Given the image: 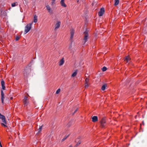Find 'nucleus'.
<instances>
[{
    "instance_id": "f257e3e1",
    "label": "nucleus",
    "mask_w": 147,
    "mask_h": 147,
    "mask_svg": "<svg viewBox=\"0 0 147 147\" xmlns=\"http://www.w3.org/2000/svg\"><path fill=\"white\" fill-rule=\"evenodd\" d=\"M30 71V70L27 67L25 68L23 73L24 78H27L28 77Z\"/></svg>"
},
{
    "instance_id": "f03ea898",
    "label": "nucleus",
    "mask_w": 147,
    "mask_h": 147,
    "mask_svg": "<svg viewBox=\"0 0 147 147\" xmlns=\"http://www.w3.org/2000/svg\"><path fill=\"white\" fill-rule=\"evenodd\" d=\"M33 23V22L31 23H29L25 27L24 30L25 34H26L28 33L30 30L31 28L32 25Z\"/></svg>"
},
{
    "instance_id": "7ed1b4c3",
    "label": "nucleus",
    "mask_w": 147,
    "mask_h": 147,
    "mask_svg": "<svg viewBox=\"0 0 147 147\" xmlns=\"http://www.w3.org/2000/svg\"><path fill=\"white\" fill-rule=\"evenodd\" d=\"M100 123L101 127L102 128L104 127L105 126V124L106 122L105 117H102L100 121Z\"/></svg>"
},
{
    "instance_id": "20e7f679",
    "label": "nucleus",
    "mask_w": 147,
    "mask_h": 147,
    "mask_svg": "<svg viewBox=\"0 0 147 147\" xmlns=\"http://www.w3.org/2000/svg\"><path fill=\"white\" fill-rule=\"evenodd\" d=\"M85 88H88L89 85L90 84V83H89V79L88 78H86L85 80Z\"/></svg>"
},
{
    "instance_id": "39448f33",
    "label": "nucleus",
    "mask_w": 147,
    "mask_h": 147,
    "mask_svg": "<svg viewBox=\"0 0 147 147\" xmlns=\"http://www.w3.org/2000/svg\"><path fill=\"white\" fill-rule=\"evenodd\" d=\"M84 43H85L87 41L88 37V32L87 31H85L84 32Z\"/></svg>"
},
{
    "instance_id": "423d86ee",
    "label": "nucleus",
    "mask_w": 147,
    "mask_h": 147,
    "mask_svg": "<svg viewBox=\"0 0 147 147\" xmlns=\"http://www.w3.org/2000/svg\"><path fill=\"white\" fill-rule=\"evenodd\" d=\"M105 12V9L104 8H102L100 11L98 12V14L99 16H102Z\"/></svg>"
},
{
    "instance_id": "0eeeda50",
    "label": "nucleus",
    "mask_w": 147,
    "mask_h": 147,
    "mask_svg": "<svg viewBox=\"0 0 147 147\" xmlns=\"http://www.w3.org/2000/svg\"><path fill=\"white\" fill-rule=\"evenodd\" d=\"M46 7L47 10L48 11V12L51 14H52L53 11L50 6L49 5H47Z\"/></svg>"
},
{
    "instance_id": "6e6552de",
    "label": "nucleus",
    "mask_w": 147,
    "mask_h": 147,
    "mask_svg": "<svg viewBox=\"0 0 147 147\" xmlns=\"http://www.w3.org/2000/svg\"><path fill=\"white\" fill-rule=\"evenodd\" d=\"M61 25V22H58L56 23L55 25V28L54 30H56L57 29H58L60 27Z\"/></svg>"
},
{
    "instance_id": "1a4fd4ad",
    "label": "nucleus",
    "mask_w": 147,
    "mask_h": 147,
    "mask_svg": "<svg viewBox=\"0 0 147 147\" xmlns=\"http://www.w3.org/2000/svg\"><path fill=\"white\" fill-rule=\"evenodd\" d=\"M92 121L95 122L98 121V118L96 116H94L92 118Z\"/></svg>"
},
{
    "instance_id": "9d476101",
    "label": "nucleus",
    "mask_w": 147,
    "mask_h": 147,
    "mask_svg": "<svg viewBox=\"0 0 147 147\" xmlns=\"http://www.w3.org/2000/svg\"><path fill=\"white\" fill-rule=\"evenodd\" d=\"M0 119H1L2 121V122L4 121L5 122V117L1 114H0Z\"/></svg>"
},
{
    "instance_id": "9b49d317",
    "label": "nucleus",
    "mask_w": 147,
    "mask_h": 147,
    "mask_svg": "<svg viewBox=\"0 0 147 147\" xmlns=\"http://www.w3.org/2000/svg\"><path fill=\"white\" fill-rule=\"evenodd\" d=\"M64 62V58H62L60 60V61L59 62V65L60 66H61L63 65Z\"/></svg>"
},
{
    "instance_id": "f8f14e48",
    "label": "nucleus",
    "mask_w": 147,
    "mask_h": 147,
    "mask_svg": "<svg viewBox=\"0 0 147 147\" xmlns=\"http://www.w3.org/2000/svg\"><path fill=\"white\" fill-rule=\"evenodd\" d=\"M64 2V0H61L60 2V4L62 6L66 7V5L65 4Z\"/></svg>"
},
{
    "instance_id": "ddd939ff",
    "label": "nucleus",
    "mask_w": 147,
    "mask_h": 147,
    "mask_svg": "<svg viewBox=\"0 0 147 147\" xmlns=\"http://www.w3.org/2000/svg\"><path fill=\"white\" fill-rule=\"evenodd\" d=\"M5 122H4L3 121L2 122H3L4 123H1V125L2 126H3L4 127H7V126L5 125L7 123V122H6V120H5Z\"/></svg>"
},
{
    "instance_id": "4468645a",
    "label": "nucleus",
    "mask_w": 147,
    "mask_h": 147,
    "mask_svg": "<svg viewBox=\"0 0 147 147\" xmlns=\"http://www.w3.org/2000/svg\"><path fill=\"white\" fill-rule=\"evenodd\" d=\"M107 86V85L106 84H105L104 85H103L101 89L102 90H104L105 89L106 87Z\"/></svg>"
},
{
    "instance_id": "2eb2a0df",
    "label": "nucleus",
    "mask_w": 147,
    "mask_h": 147,
    "mask_svg": "<svg viewBox=\"0 0 147 147\" xmlns=\"http://www.w3.org/2000/svg\"><path fill=\"white\" fill-rule=\"evenodd\" d=\"M34 22L35 23H36L37 21V17L35 15L34 16Z\"/></svg>"
},
{
    "instance_id": "dca6fc26",
    "label": "nucleus",
    "mask_w": 147,
    "mask_h": 147,
    "mask_svg": "<svg viewBox=\"0 0 147 147\" xmlns=\"http://www.w3.org/2000/svg\"><path fill=\"white\" fill-rule=\"evenodd\" d=\"M119 3V0H115V3L114 5L115 6H116L118 5Z\"/></svg>"
},
{
    "instance_id": "f3484780",
    "label": "nucleus",
    "mask_w": 147,
    "mask_h": 147,
    "mask_svg": "<svg viewBox=\"0 0 147 147\" xmlns=\"http://www.w3.org/2000/svg\"><path fill=\"white\" fill-rule=\"evenodd\" d=\"M77 70L75 72H74L73 74H72V75H71V76L72 77H75V76H76L77 74Z\"/></svg>"
},
{
    "instance_id": "a211bd4d",
    "label": "nucleus",
    "mask_w": 147,
    "mask_h": 147,
    "mask_svg": "<svg viewBox=\"0 0 147 147\" xmlns=\"http://www.w3.org/2000/svg\"><path fill=\"white\" fill-rule=\"evenodd\" d=\"M130 59L129 58V57L128 56H126L125 57V60H126L127 61V62H128L129 60H130Z\"/></svg>"
},
{
    "instance_id": "6ab92c4d",
    "label": "nucleus",
    "mask_w": 147,
    "mask_h": 147,
    "mask_svg": "<svg viewBox=\"0 0 147 147\" xmlns=\"http://www.w3.org/2000/svg\"><path fill=\"white\" fill-rule=\"evenodd\" d=\"M81 142L80 141H78V143L75 145V147H77L78 146L81 144Z\"/></svg>"
},
{
    "instance_id": "aec40b11",
    "label": "nucleus",
    "mask_w": 147,
    "mask_h": 147,
    "mask_svg": "<svg viewBox=\"0 0 147 147\" xmlns=\"http://www.w3.org/2000/svg\"><path fill=\"white\" fill-rule=\"evenodd\" d=\"M23 102L25 106H27L28 103V101H23Z\"/></svg>"
},
{
    "instance_id": "412c9836",
    "label": "nucleus",
    "mask_w": 147,
    "mask_h": 147,
    "mask_svg": "<svg viewBox=\"0 0 147 147\" xmlns=\"http://www.w3.org/2000/svg\"><path fill=\"white\" fill-rule=\"evenodd\" d=\"M74 30L73 29H72L71 30L70 32V35L74 36Z\"/></svg>"
},
{
    "instance_id": "4be33fe9",
    "label": "nucleus",
    "mask_w": 147,
    "mask_h": 147,
    "mask_svg": "<svg viewBox=\"0 0 147 147\" xmlns=\"http://www.w3.org/2000/svg\"><path fill=\"white\" fill-rule=\"evenodd\" d=\"M71 122H69L68 124L66 125V127L67 128H69L71 125Z\"/></svg>"
},
{
    "instance_id": "5701e85b",
    "label": "nucleus",
    "mask_w": 147,
    "mask_h": 147,
    "mask_svg": "<svg viewBox=\"0 0 147 147\" xmlns=\"http://www.w3.org/2000/svg\"><path fill=\"white\" fill-rule=\"evenodd\" d=\"M1 86L5 85V82L3 79L1 81Z\"/></svg>"
},
{
    "instance_id": "b1692460",
    "label": "nucleus",
    "mask_w": 147,
    "mask_h": 147,
    "mask_svg": "<svg viewBox=\"0 0 147 147\" xmlns=\"http://www.w3.org/2000/svg\"><path fill=\"white\" fill-rule=\"evenodd\" d=\"M69 136V134L67 136H65V137L63 139H62V142H63L64 140H65Z\"/></svg>"
},
{
    "instance_id": "393cba45",
    "label": "nucleus",
    "mask_w": 147,
    "mask_h": 147,
    "mask_svg": "<svg viewBox=\"0 0 147 147\" xmlns=\"http://www.w3.org/2000/svg\"><path fill=\"white\" fill-rule=\"evenodd\" d=\"M4 98V96H1V100L2 102V103H3V102Z\"/></svg>"
},
{
    "instance_id": "a878e982",
    "label": "nucleus",
    "mask_w": 147,
    "mask_h": 147,
    "mask_svg": "<svg viewBox=\"0 0 147 147\" xmlns=\"http://www.w3.org/2000/svg\"><path fill=\"white\" fill-rule=\"evenodd\" d=\"M102 71H106L107 70V68L105 67H104L102 68Z\"/></svg>"
},
{
    "instance_id": "bb28decb",
    "label": "nucleus",
    "mask_w": 147,
    "mask_h": 147,
    "mask_svg": "<svg viewBox=\"0 0 147 147\" xmlns=\"http://www.w3.org/2000/svg\"><path fill=\"white\" fill-rule=\"evenodd\" d=\"M42 127V126H41L38 129V133H39L41 131Z\"/></svg>"
},
{
    "instance_id": "cd10ccee",
    "label": "nucleus",
    "mask_w": 147,
    "mask_h": 147,
    "mask_svg": "<svg viewBox=\"0 0 147 147\" xmlns=\"http://www.w3.org/2000/svg\"><path fill=\"white\" fill-rule=\"evenodd\" d=\"M28 96H25L24 99L23 100V101H28Z\"/></svg>"
},
{
    "instance_id": "c85d7f7f",
    "label": "nucleus",
    "mask_w": 147,
    "mask_h": 147,
    "mask_svg": "<svg viewBox=\"0 0 147 147\" xmlns=\"http://www.w3.org/2000/svg\"><path fill=\"white\" fill-rule=\"evenodd\" d=\"M60 91V88L58 89L56 92V94H58Z\"/></svg>"
},
{
    "instance_id": "c756f323",
    "label": "nucleus",
    "mask_w": 147,
    "mask_h": 147,
    "mask_svg": "<svg viewBox=\"0 0 147 147\" xmlns=\"http://www.w3.org/2000/svg\"><path fill=\"white\" fill-rule=\"evenodd\" d=\"M78 108H77L75 111H74V112L72 113V115H74L75 113L78 111Z\"/></svg>"
},
{
    "instance_id": "7c9ffc66",
    "label": "nucleus",
    "mask_w": 147,
    "mask_h": 147,
    "mask_svg": "<svg viewBox=\"0 0 147 147\" xmlns=\"http://www.w3.org/2000/svg\"><path fill=\"white\" fill-rule=\"evenodd\" d=\"M20 39V37L18 36H17L16 38V41H18Z\"/></svg>"
},
{
    "instance_id": "2f4dec72",
    "label": "nucleus",
    "mask_w": 147,
    "mask_h": 147,
    "mask_svg": "<svg viewBox=\"0 0 147 147\" xmlns=\"http://www.w3.org/2000/svg\"><path fill=\"white\" fill-rule=\"evenodd\" d=\"M1 96H4V94L3 92V91L2 90H1Z\"/></svg>"
},
{
    "instance_id": "473e14b6",
    "label": "nucleus",
    "mask_w": 147,
    "mask_h": 147,
    "mask_svg": "<svg viewBox=\"0 0 147 147\" xmlns=\"http://www.w3.org/2000/svg\"><path fill=\"white\" fill-rule=\"evenodd\" d=\"M70 36H70V39L71 40V41H73V38L74 36H71V35H70Z\"/></svg>"
},
{
    "instance_id": "72a5a7b5",
    "label": "nucleus",
    "mask_w": 147,
    "mask_h": 147,
    "mask_svg": "<svg viewBox=\"0 0 147 147\" xmlns=\"http://www.w3.org/2000/svg\"><path fill=\"white\" fill-rule=\"evenodd\" d=\"M72 42H73V41H71V44H70V45L69 47V49H70L71 48V47H72L71 44H72Z\"/></svg>"
},
{
    "instance_id": "f704fd0d",
    "label": "nucleus",
    "mask_w": 147,
    "mask_h": 147,
    "mask_svg": "<svg viewBox=\"0 0 147 147\" xmlns=\"http://www.w3.org/2000/svg\"><path fill=\"white\" fill-rule=\"evenodd\" d=\"M2 87V89L3 90H5V87L4 86H1Z\"/></svg>"
},
{
    "instance_id": "c9c22d12",
    "label": "nucleus",
    "mask_w": 147,
    "mask_h": 147,
    "mask_svg": "<svg viewBox=\"0 0 147 147\" xmlns=\"http://www.w3.org/2000/svg\"><path fill=\"white\" fill-rule=\"evenodd\" d=\"M11 5L12 7H14L16 5V3H12L11 4Z\"/></svg>"
},
{
    "instance_id": "e433bc0d",
    "label": "nucleus",
    "mask_w": 147,
    "mask_h": 147,
    "mask_svg": "<svg viewBox=\"0 0 147 147\" xmlns=\"http://www.w3.org/2000/svg\"><path fill=\"white\" fill-rule=\"evenodd\" d=\"M55 1V0H52V5L54 3Z\"/></svg>"
},
{
    "instance_id": "4c0bfd02",
    "label": "nucleus",
    "mask_w": 147,
    "mask_h": 147,
    "mask_svg": "<svg viewBox=\"0 0 147 147\" xmlns=\"http://www.w3.org/2000/svg\"><path fill=\"white\" fill-rule=\"evenodd\" d=\"M78 138L77 139H76L75 141V142H77V141H78Z\"/></svg>"
},
{
    "instance_id": "58836bf2",
    "label": "nucleus",
    "mask_w": 147,
    "mask_h": 147,
    "mask_svg": "<svg viewBox=\"0 0 147 147\" xmlns=\"http://www.w3.org/2000/svg\"><path fill=\"white\" fill-rule=\"evenodd\" d=\"M0 146L1 147H3L2 145L1 144H1H0Z\"/></svg>"
},
{
    "instance_id": "ea45409f",
    "label": "nucleus",
    "mask_w": 147,
    "mask_h": 147,
    "mask_svg": "<svg viewBox=\"0 0 147 147\" xmlns=\"http://www.w3.org/2000/svg\"><path fill=\"white\" fill-rule=\"evenodd\" d=\"M72 147V146L71 145H70L69 146V147Z\"/></svg>"
},
{
    "instance_id": "a19ab883",
    "label": "nucleus",
    "mask_w": 147,
    "mask_h": 147,
    "mask_svg": "<svg viewBox=\"0 0 147 147\" xmlns=\"http://www.w3.org/2000/svg\"><path fill=\"white\" fill-rule=\"evenodd\" d=\"M13 97H11V98H10V99H13Z\"/></svg>"
},
{
    "instance_id": "79ce46f5",
    "label": "nucleus",
    "mask_w": 147,
    "mask_h": 147,
    "mask_svg": "<svg viewBox=\"0 0 147 147\" xmlns=\"http://www.w3.org/2000/svg\"><path fill=\"white\" fill-rule=\"evenodd\" d=\"M80 138H81V137L80 136H79L78 137V139H79Z\"/></svg>"
},
{
    "instance_id": "37998d69",
    "label": "nucleus",
    "mask_w": 147,
    "mask_h": 147,
    "mask_svg": "<svg viewBox=\"0 0 147 147\" xmlns=\"http://www.w3.org/2000/svg\"><path fill=\"white\" fill-rule=\"evenodd\" d=\"M27 0H25V1H27Z\"/></svg>"
},
{
    "instance_id": "c03bdc74",
    "label": "nucleus",
    "mask_w": 147,
    "mask_h": 147,
    "mask_svg": "<svg viewBox=\"0 0 147 147\" xmlns=\"http://www.w3.org/2000/svg\"><path fill=\"white\" fill-rule=\"evenodd\" d=\"M137 117V116H136H136H135V117Z\"/></svg>"
},
{
    "instance_id": "a18cd8bd",
    "label": "nucleus",
    "mask_w": 147,
    "mask_h": 147,
    "mask_svg": "<svg viewBox=\"0 0 147 147\" xmlns=\"http://www.w3.org/2000/svg\"><path fill=\"white\" fill-rule=\"evenodd\" d=\"M0 114H1V113H0Z\"/></svg>"
}]
</instances>
